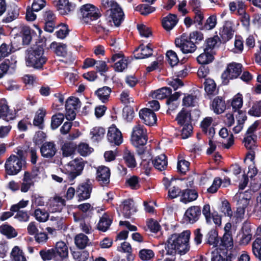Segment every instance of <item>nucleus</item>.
<instances>
[{
  "mask_svg": "<svg viewBox=\"0 0 261 261\" xmlns=\"http://www.w3.org/2000/svg\"><path fill=\"white\" fill-rule=\"evenodd\" d=\"M191 232L185 230L180 233H173L168 239L165 248L166 254L175 256L177 253L180 255L186 254L190 249L189 244Z\"/></svg>",
  "mask_w": 261,
  "mask_h": 261,
  "instance_id": "f257e3e1",
  "label": "nucleus"
},
{
  "mask_svg": "<svg viewBox=\"0 0 261 261\" xmlns=\"http://www.w3.org/2000/svg\"><path fill=\"white\" fill-rule=\"evenodd\" d=\"M39 254L43 261H69L68 248L63 241L57 242L51 248L41 249Z\"/></svg>",
  "mask_w": 261,
  "mask_h": 261,
  "instance_id": "f03ea898",
  "label": "nucleus"
},
{
  "mask_svg": "<svg viewBox=\"0 0 261 261\" xmlns=\"http://www.w3.org/2000/svg\"><path fill=\"white\" fill-rule=\"evenodd\" d=\"M47 58L44 55V49L41 45H36L29 49L25 56L27 66L41 69L46 63Z\"/></svg>",
  "mask_w": 261,
  "mask_h": 261,
  "instance_id": "7ed1b4c3",
  "label": "nucleus"
},
{
  "mask_svg": "<svg viewBox=\"0 0 261 261\" xmlns=\"http://www.w3.org/2000/svg\"><path fill=\"white\" fill-rule=\"evenodd\" d=\"M109 16L107 18L108 25L113 26V23L116 27L120 25L123 20L124 13L122 9L117 3H113L112 8L108 11Z\"/></svg>",
  "mask_w": 261,
  "mask_h": 261,
  "instance_id": "20e7f679",
  "label": "nucleus"
},
{
  "mask_svg": "<svg viewBox=\"0 0 261 261\" xmlns=\"http://www.w3.org/2000/svg\"><path fill=\"white\" fill-rule=\"evenodd\" d=\"M176 47L179 48L184 54L192 53L196 49L195 44L190 40L189 36L183 34L175 40Z\"/></svg>",
  "mask_w": 261,
  "mask_h": 261,
  "instance_id": "39448f33",
  "label": "nucleus"
},
{
  "mask_svg": "<svg viewBox=\"0 0 261 261\" xmlns=\"http://www.w3.org/2000/svg\"><path fill=\"white\" fill-rule=\"evenodd\" d=\"M22 163L17 156L11 154L6 160L5 164L6 173L9 175H17L22 169Z\"/></svg>",
  "mask_w": 261,
  "mask_h": 261,
  "instance_id": "423d86ee",
  "label": "nucleus"
},
{
  "mask_svg": "<svg viewBox=\"0 0 261 261\" xmlns=\"http://www.w3.org/2000/svg\"><path fill=\"white\" fill-rule=\"evenodd\" d=\"M70 167V171L67 174L68 180L69 181H73L78 176L82 174L85 163L82 158H76L71 161L68 164Z\"/></svg>",
  "mask_w": 261,
  "mask_h": 261,
  "instance_id": "0eeeda50",
  "label": "nucleus"
},
{
  "mask_svg": "<svg viewBox=\"0 0 261 261\" xmlns=\"http://www.w3.org/2000/svg\"><path fill=\"white\" fill-rule=\"evenodd\" d=\"M93 186L90 180L87 178L85 181L79 185L76 189V197L79 202L90 198Z\"/></svg>",
  "mask_w": 261,
  "mask_h": 261,
  "instance_id": "6e6552de",
  "label": "nucleus"
},
{
  "mask_svg": "<svg viewBox=\"0 0 261 261\" xmlns=\"http://www.w3.org/2000/svg\"><path fill=\"white\" fill-rule=\"evenodd\" d=\"M80 10L83 19L86 23L90 20H95L99 17L98 9L93 5L85 4L81 7Z\"/></svg>",
  "mask_w": 261,
  "mask_h": 261,
  "instance_id": "1a4fd4ad",
  "label": "nucleus"
},
{
  "mask_svg": "<svg viewBox=\"0 0 261 261\" xmlns=\"http://www.w3.org/2000/svg\"><path fill=\"white\" fill-rule=\"evenodd\" d=\"M235 256L231 252L228 253L227 249L223 248H217L212 252L211 261H232Z\"/></svg>",
  "mask_w": 261,
  "mask_h": 261,
  "instance_id": "9d476101",
  "label": "nucleus"
},
{
  "mask_svg": "<svg viewBox=\"0 0 261 261\" xmlns=\"http://www.w3.org/2000/svg\"><path fill=\"white\" fill-rule=\"evenodd\" d=\"M242 71V65L239 63H232L230 64L227 69L222 75L224 79H232L237 77Z\"/></svg>",
  "mask_w": 261,
  "mask_h": 261,
  "instance_id": "9b49d317",
  "label": "nucleus"
},
{
  "mask_svg": "<svg viewBox=\"0 0 261 261\" xmlns=\"http://www.w3.org/2000/svg\"><path fill=\"white\" fill-rule=\"evenodd\" d=\"M107 138L108 141L112 145L118 146L120 145L123 141L121 132L115 126L109 128Z\"/></svg>",
  "mask_w": 261,
  "mask_h": 261,
  "instance_id": "f8f14e48",
  "label": "nucleus"
},
{
  "mask_svg": "<svg viewBox=\"0 0 261 261\" xmlns=\"http://www.w3.org/2000/svg\"><path fill=\"white\" fill-rule=\"evenodd\" d=\"M109 62H116L114 68L115 71L118 72H122L127 67L128 61L123 55L121 53L115 54L113 55L111 58V61Z\"/></svg>",
  "mask_w": 261,
  "mask_h": 261,
  "instance_id": "ddd939ff",
  "label": "nucleus"
},
{
  "mask_svg": "<svg viewBox=\"0 0 261 261\" xmlns=\"http://www.w3.org/2000/svg\"><path fill=\"white\" fill-rule=\"evenodd\" d=\"M110 170L108 167H99L97 170L96 180L101 186H107L110 183Z\"/></svg>",
  "mask_w": 261,
  "mask_h": 261,
  "instance_id": "4468645a",
  "label": "nucleus"
},
{
  "mask_svg": "<svg viewBox=\"0 0 261 261\" xmlns=\"http://www.w3.org/2000/svg\"><path fill=\"white\" fill-rule=\"evenodd\" d=\"M201 215V208L199 206H192L189 207L185 212L186 220L190 223L196 222Z\"/></svg>",
  "mask_w": 261,
  "mask_h": 261,
  "instance_id": "2eb2a0df",
  "label": "nucleus"
},
{
  "mask_svg": "<svg viewBox=\"0 0 261 261\" xmlns=\"http://www.w3.org/2000/svg\"><path fill=\"white\" fill-rule=\"evenodd\" d=\"M81 107L79 99L75 97H70L66 101L65 109L67 114H76Z\"/></svg>",
  "mask_w": 261,
  "mask_h": 261,
  "instance_id": "dca6fc26",
  "label": "nucleus"
},
{
  "mask_svg": "<svg viewBox=\"0 0 261 261\" xmlns=\"http://www.w3.org/2000/svg\"><path fill=\"white\" fill-rule=\"evenodd\" d=\"M57 151L56 144L54 142H44L40 147V152L44 158H52Z\"/></svg>",
  "mask_w": 261,
  "mask_h": 261,
  "instance_id": "f3484780",
  "label": "nucleus"
},
{
  "mask_svg": "<svg viewBox=\"0 0 261 261\" xmlns=\"http://www.w3.org/2000/svg\"><path fill=\"white\" fill-rule=\"evenodd\" d=\"M153 49L150 44L145 46L141 45L135 51V57L136 59H142L148 58L152 55Z\"/></svg>",
  "mask_w": 261,
  "mask_h": 261,
  "instance_id": "a211bd4d",
  "label": "nucleus"
},
{
  "mask_svg": "<svg viewBox=\"0 0 261 261\" xmlns=\"http://www.w3.org/2000/svg\"><path fill=\"white\" fill-rule=\"evenodd\" d=\"M50 47L55 50V53L57 56L63 57L71 56L70 62H73L74 61V58L70 54L68 55L65 44L54 42L50 44Z\"/></svg>",
  "mask_w": 261,
  "mask_h": 261,
  "instance_id": "6ab92c4d",
  "label": "nucleus"
},
{
  "mask_svg": "<svg viewBox=\"0 0 261 261\" xmlns=\"http://www.w3.org/2000/svg\"><path fill=\"white\" fill-rule=\"evenodd\" d=\"M65 200L61 197L55 196L50 200L49 207L51 213L61 212L65 206Z\"/></svg>",
  "mask_w": 261,
  "mask_h": 261,
  "instance_id": "aec40b11",
  "label": "nucleus"
},
{
  "mask_svg": "<svg viewBox=\"0 0 261 261\" xmlns=\"http://www.w3.org/2000/svg\"><path fill=\"white\" fill-rule=\"evenodd\" d=\"M205 244L212 245L213 247H217L219 243L218 231L217 227L211 229L205 237Z\"/></svg>",
  "mask_w": 261,
  "mask_h": 261,
  "instance_id": "412c9836",
  "label": "nucleus"
},
{
  "mask_svg": "<svg viewBox=\"0 0 261 261\" xmlns=\"http://www.w3.org/2000/svg\"><path fill=\"white\" fill-rule=\"evenodd\" d=\"M198 196V192L195 190L187 188L182 190L180 200L184 203L187 204L196 200Z\"/></svg>",
  "mask_w": 261,
  "mask_h": 261,
  "instance_id": "4be33fe9",
  "label": "nucleus"
},
{
  "mask_svg": "<svg viewBox=\"0 0 261 261\" xmlns=\"http://www.w3.org/2000/svg\"><path fill=\"white\" fill-rule=\"evenodd\" d=\"M241 231L243 234L240 240V244H248L252 238L250 223L248 222L247 221L244 222L241 228Z\"/></svg>",
  "mask_w": 261,
  "mask_h": 261,
  "instance_id": "5701e85b",
  "label": "nucleus"
},
{
  "mask_svg": "<svg viewBox=\"0 0 261 261\" xmlns=\"http://www.w3.org/2000/svg\"><path fill=\"white\" fill-rule=\"evenodd\" d=\"M122 213L125 218H130L133 213L137 212L134 206V202L132 199H127L122 202Z\"/></svg>",
  "mask_w": 261,
  "mask_h": 261,
  "instance_id": "b1692460",
  "label": "nucleus"
},
{
  "mask_svg": "<svg viewBox=\"0 0 261 261\" xmlns=\"http://www.w3.org/2000/svg\"><path fill=\"white\" fill-rule=\"evenodd\" d=\"M151 162L155 169L160 171H164L167 167L168 160L165 154H161L156 156Z\"/></svg>",
  "mask_w": 261,
  "mask_h": 261,
  "instance_id": "393cba45",
  "label": "nucleus"
},
{
  "mask_svg": "<svg viewBox=\"0 0 261 261\" xmlns=\"http://www.w3.org/2000/svg\"><path fill=\"white\" fill-rule=\"evenodd\" d=\"M122 156L127 167L134 168L137 166V164L133 151L125 148L123 151Z\"/></svg>",
  "mask_w": 261,
  "mask_h": 261,
  "instance_id": "a878e982",
  "label": "nucleus"
},
{
  "mask_svg": "<svg viewBox=\"0 0 261 261\" xmlns=\"http://www.w3.org/2000/svg\"><path fill=\"white\" fill-rule=\"evenodd\" d=\"M65 117L68 120H73L76 115H52L50 127L52 129H57L63 122Z\"/></svg>",
  "mask_w": 261,
  "mask_h": 261,
  "instance_id": "bb28decb",
  "label": "nucleus"
},
{
  "mask_svg": "<svg viewBox=\"0 0 261 261\" xmlns=\"http://www.w3.org/2000/svg\"><path fill=\"white\" fill-rule=\"evenodd\" d=\"M74 8V5L68 0H59L57 4V10L62 15L68 14Z\"/></svg>",
  "mask_w": 261,
  "mask_h": 261,
  "instance_id": "cd10ccee",
  "label": "nucleus"
},
{
  "mask_svg": "<svg viewBox=\"0 0 261 261\" xmlns=\"http://www.w3.org/2000/svg\"><path fill=\"white\" fill-rule=\"evenodd\" d=\"M211 109L217 114L223 113L226 109L225 101L220 97L215 98L211 104Z\"/></svg>",
  "mask_w": 261,
  "mask_h": 261,
  "instance_id": "c85d7f7f",
  "label": "nucleus"
},
{
  "mask_svg": "<svg viewBox=\"0 0 261 261\" xmlns=\"http://www.w3.org/2000/svg\"><path fill=\"white\" fill-rule=\"evenodd\" d=\"M171 92L172 91L170 88L168 87H163L151 91L149 94V96L152 98L162 99L169 96Z\"/></svg>",
  "mask_w": 261,
  "mask_h": 261,
  "instance_id": "c756f323",
  "label": "nucleus"
},
{
  "mask_svg": "<svg viewBox=\"0 0 261 261\" xmlns=\"http://www.w3.org/2000/svg\"><path fill=\"white\" fill-rule=\"evenodd\" d=\"M112 223V220L110 218L109 215L105 213L100 218L97 224V229L102 232H106L109 228Z\"/></svg>",
  "mask_w": 261,
  "mask_h": 261,
  "instance_id": "7c9ffc66",
  "label": "nucleus"
},
{
  "mask_svg": "<svg viewBox=\"0 0 261 261\" xmlns=\"http://www.w3.org/2000/svg\"><path fill=\"white\" fill-rule=\"evenodd\" d=\"M89 238L85 234L81 233L75 236L74 243L76 246L80 249L83 250L87 246H90L91 243H89Z\"/></svg>",
  "mask_w": 261,
  "mask_h": 261,
  "instance_id": "2f4dec72",
  "label": "nucleus"
},
{
  "mask_svg": "<svg viewBox=\"0 0 261 261\" xmlns=\"http://www.w3.org/2000/svg\"><path fill=\"white\" fill-rule=\"evenodd\" d=\"M77 149V145L73 142H66L62 145L61 150L63 156L68 157L73 154Z\"/></svg>",
  "mask_w": 261,
  "mask_h": 261,
  "instance_id": "473e14b6",
  "label": "nucleus"
},
{
  "mask_svg": "<svg viewBox=\"0 0 261 261\" xmlns=\"http://www.w3.org/2000/svg\"><path fill=\"white\" fill-rule=\"evenodd\" d=\"M177 21L178 20L176 15L169 14L164 18L162 21V24L165 30L170 31L176 25Z\"/></svg>",
  "mask_w": 261,
  "mask_h": 261,
  "instance_id": "72a5a7b5",
  "label": "nucleus"
},
{
  "mask_svg": "<svg viewBox=\"0 0 261 261\" xmlns=\"http://www.w3.org/2000/svg\"><path fill=\"white\" fill-rule=\"evenodd\" d=\"M249 202V199L242 198L238 201L239 206L237 207L236 212V217L238 218H243L245 212V209L248 206Z\"/></svg>",
  "mask_w": 261,
  "mask_h": 261,
  "instance_id": "f704fd0d",
  "label": "nucleus"
},
{
  "mask_svg": "<svg viewBox=\"0 0 261 261\" xmlns=\"http://www.w3.org/2000/svg\"><path fill=\"white\" fill-rule=\"evenodd\" d=\"M0 232L8 239L13 238L17 236V232L15 229L12 226L7 224H3L0 226Z\"/></svg>",
  "mask_w": 261,
  "mask_h": 261,
  "instance_id": "c9c22d12",
  "label": "nucleus"
},
{
  "mask_svg": "<svg viewBox=\"0 0 261 261\" xmlns=\"http://www.w3.org/2000/svg\"><path fill=\"white\" fill-rule=\"evenodd\" d=\"M214 59L211 52L203 48V53L200 54L197 58V62L202 65L207 64L212 62Z\"/></svg>",
  "mask_w": 261,
  "mask_h": 261,
  "instance_id": "e433bc0d",
  "label": "nucleus"
},
{
  "mask_svg": "<svg viewBox=\"0 0 261 261\" xmlns=\"http://www.w3.org/2000/svg\"><path fill=\"white\" fill-rule=\"evenodd\" d=\"M148 104L151 109L143 108L140 110L139 114H154V112L158 111L160 108V103L157 100L150 101Z\"/></svg>",
  "mask_w": 261,
  "mask_h": 261,
  "instance_id": "4c0bfd02",
  "label": "nucleus"
},
{
  "mask_svg": "<svg viewBox=\"0 0 261 261\" xmlns=\"http://www.w3.org/2000/svg\"><path fill=\"white\" fill-rule=\"evenodd\" d=\"M111 92V88L107 86H105L99 88L95 92V93L99 99H100L102 102H105L108 100Z\"/></svg>",
  "mask_w": 261,
  "mask_h": 261,
  "instance_id": "58836bf2",
  "label": "nucleus"
},
{
  "mask_svg": "<svg viewBox=\"0 0 261 261\" xmlns=\"http://www.w3.org/2000/svg\"><path fill=\"white\" fill-rule=\"evenodd\" d=\"M233 246L232 234L224 233L221 239V246L219 248H226L227 249V252H228L229 249H232Z\"/></svg>",
  "mask_w": 261,
  "mask_h": 261,
  "instance_id": "ea45409f",
  "label": "nucleus"
},
{
  "mask_svg": "<svg viewBox=\"0 0 261 261\" xmlns=\"http://www.w3.org/2000/svg\"><path fill=\"white\" fill-rule=\"evenodd\" d=\"M147 136L131 135V141L135 146H145L147 142Z\"/></svg>",
  "mask_w": 261,
  "mask_h": 261,
  "instance_id": "a19ab883",
  "label": "nucleus"
},
{
  "mask_svg": "<svg viewBox=\"0 0 261 261\" xmlns=\"http://www.w3.org/2000/svg\"><path fill=\"white\" fill-rule=\"evenodd\" d=\"M204 85L205 91L208 95H214L217 93L216 85L213 80L205 79Z\"/></svg>",
  "mask_w": 261,
  "mask_h": 261,
  "instance_id": "79ce46f5",
  "label": "nucleus"
},
{
  "mask_svg": "<svg viewBox=\"0 0 261 261\" xmlns=\"http://www.w3.org/2000/svg\"><path fill=\"white\" fill-rule=\"evenodd\" d=\"M256 138L257 136L255 135H248L244 137L243 142L247 150L252 149H255L256 147Z\"/></svg>",
  "mask_w": 261,
  "mask_h": 261,
  "instance_id": "37998d69",
  "label": "nucleus"
},
{
  "mask_svg": "<svg viewBox=\"0 0 261 261\" xmlns=\"http://www.w3.org/2000/svg\"><path fill=\"white\" fill-rule=\"evenodd\" d=\"M13 261H26L25 257L22 251L18 246H15L11 253Z\"/></svg>",
  "mask_w": 261,
  "mask_h": 261,
  "instance_id": "c03bdc74",
  "label": "nucleus"
},
{
  "mask_svg": "<svg viewBox=\"0 0 261 261\" xmlns=\"http://www.w3.org/2000/svg\"><path fill=\"white\" fill-rule=\"evenodd\" d=\"M243 105V97L241 94L238 93L236 95L231 102V106L234 112H238L240 113L239 110L242 108Z\"/></svg>",
  "mask_w": 261,
  "mask_h": 261,
  "instance_id": "a18cd8bd",
  "label": "nucleus"
},
{
  "mask_svg": "<svg viewBox=\"0 0 261 261\" xmlns=\"http://www.w3.org/2000/svg\"><path fill=\"white\" fill-rule=\"evenodd\" d=\"M92 138L95 141H99L105 134V129L102 127H95L91 132Z\"/></svg>",
  "mask_w": 261,
  "mask_h": 261,
  "instance_id": "49530a36",
  "label": "nucleus"
},
{
  "mask_svg": "<svg viewBox=\"0 0 261 261\" xmlns=\"http://www.w3.org/2000/svg\"><path fill=\"white\" fill-rule=\"evenodd\" d=\"M198 98L193 95H187L182 100L183 106L187 107H194L197 103Z\"/></svg>",
  "mask_w": 261,
  "mask_h": 261,
  "instance_id": "de8ad7c7",
  "label": "nucleus"
},
{
  "mask_svg": "<svg viewBox=\"0 0 261 261\" xmlns=\"http://www.w3.org/2000/svg\"><path fill=\"white\" fill-rule=\"evenodd\" d=\"M72 255L76 261H86L89 256V253L87 250L73 251Z\"/></svg>",
  "mask_w": 261,
  "mask_h": 261,
  "instance_id": "09e8293b",
  "label": "nucleus"
},
{
  "mask_svg": "<svg viewBox=\"0 0 261 261\" xmlns=\"http://www.w3.org/2000/svg\"><path fill=\"white\" fill-rule=\"evenodd\" d=\"M220 211L224 214L225 216H227L230 218L232 216L233 213L231 210L230 204L227 200H223L222 202Z\"/></svg>",
  "mask_w": 261,
  "mask_h": 261,
  "instance_id": "8fccbe9b",
  "label": "nucleus"
},
{
  "mask_svg": "<svg viewBox=\"0 0 261 261\" xmlns=\"http://www.w3.org/2000/svg\"><path fill=\"white\" fill-rule=\"evenodd\" d=\"M16 49H14L12 45H7L5 43H3L0 46V59H2L6 57H7L11 52L14 51Z\"/></svg>",
  "mask_w": 261,
  "mask_h": 261,
  "instance_id": "3c124183",
  "label": "nucleus"
},
{
  "mask_svg": "<svg viewBox=\"0 0 261 261\" xmlns=\"http://www.w3.org/2000/svg\"><path fill=\"white\" fill-rule=\"evenodd\" d=\"M220 34L224 41H227L232 37L233 31L230 27L224 26L220 31Z\"/></svg>",
  "mask_w": 261,
  "mask_h": 261,
  "instance_id": "603ef678",
  "label": "nucleus"
},
{
  "mask_svg": "<svg viewBox=\"0 0 261 261\" xmlns=\"http://www.w3.org/2000/svg\"><path fill=\"white\" fill-rule=\"evenodd\" d=\"M34 216L37 220L39 222H45L48 220L49 215L44 210L37 208L35 211Z\"/></svg>",
  "mask_w": 261,
  "mask_h": 261,
  "instance_id": "864d4df0",
  "label": "nucleus"
},
{
  "mask_svg": "<svg viewBox=\"0 0 261 261\" xmlns=\"http://www.w3.org/2000/svg\"><path fill=\"white\" fill-rule=\"evenodd\" d=\"M92 148L90 147L88 144L85 143H81L77 145V152L82 156H86L89 154L92 151Z\"/></svg>",
  "mask_w": 261,
  "mask_h": 261,
  "instance_id": "5fc2aeb1",
  "label": "nucleus"
},
{
  "mask_svg": "<svg viewBox=\"0 0 261 261\" xmlns=\"http://www.w3.org/2000/svg\"><path fill=\"white\" fill-rule=\"evenodd\" d=\"M175 120L178 125L184 126L185 125H192L191 115H177Z\"/></svg>",
  "mask_w": 261,
  "mask_h": 261,
  "instance_id": "6e6d98bb",
  "label": "nucleus"
},
{
  "mask_svg": "<svg viewBox=\"0 0 261 261\" xmlns=\"http://www.w3.org/2000/svg\"><path fill=\"white\" fill-rule=\"evenodd\" d=\"M168 61L171 66H174L178 63L179 59L176 53L172 50H168L166 53Z\"/></svg>",
  "mask_w": 261,
  "mask_h": 261,
  "instance_id": "4d7b16f0",
  "label": "nucleus"
},
{
  "mask_svg": "<svg viewBox=\"0 0 261 261\" xmlns=\"http://www.w3.org/2000/svg\"><path fill=\"white\" fill-rule=\"evenodd\" d=\"M190 163L185 160L178 161L177 165V171L185 175L189 169Z\"/></svg>",
  "mask_w": 261,
  "mask_h": 261,
  "instance_id": "13d9d810",
  "label": "nucleus"
},
{
  "mask_svg": "<svg viewBox=\"0 0 261 261\" xmlns=\"http://www.w3.org/2000/svg\"><path fill=\"white\" fill-rule=\"evenodd\" d=\"M157 115H139L140 119L143 122L148 126H152L156 123Z\"/></svg>",
  "mask_w": 261,
  "mask_h": 261,
  "instance_id": "bf43d9fd",
  "label": "nucleus"
},
{
  "mask_svg": "<svg viewBox=\"0 0 261 261\" xmlns=\"http://www.w3.org/2000/svg\"><path fill=\"white\" fill-rule=\"evenodd\" d=\"M46 138L45 133L42 131L37 132L33 138V142L36 145H42L44 142Z\"/></svg>",
  "mask_w": 261,
  "mask_h": 261,
  "instance_id": "052dcab7",
  "label": "nucleus"
},
{
  "mask_svg": "<svg viewBox=\"0 0 261 261\" xmlns=\"http://www.w3.org/2000/svg\"><path fill=\"white\" fill-rule=\"evenodd\" d=\"M154 253L152 250L143 249L139 253V256L142 260H148L154 256Z\"/></svg>",
  "mask_w": 261,
  "mask_h": 261,
  "instance_id": "680f3d73",
  "label": "nucleus"
},
{
  "mask_svg": "<svg viewBox=\"0 0 261 261\" xmlns=\"http://www.w3.org/2000/svg\"><path fill=\"white\" fill-rule=\"evenodd\" d=\"M147 225L150 231L152 232L157 233L161 229V227L159 223L156 220H154L152 218H150L148 220Z\"/></svg>",
  "mask_w": 261,
  "mask_h": 261,
  "instance_id": "e2e57ef3",
  "label": "nucleus"
},
{
  "mask_svg": "<svg viewBox=\"0 0 261 261\" xmlns=\"http://www.w3.org/2000/svg\"><path fill=\"white\" fill-rule=\"evenodd\" d=\"M135 10L144 15H148L154 11V9L153 7L145 4L138 6Z\"/></svg>",
  "mask_w": 261,
  "mask_h": 261,
  "instance_id": "0e129e2a",
  "label": "nucleus"
},
{
  "mask_svg": "<svg viewBox=\"0 0 261 261\" xmlns=\"http://www.w3.org/2000/svg\"><path fill=\"white\" fill-rule=\"evenodd\" d=\"M213 121V119L212 117H206L201 122L200 127L203 133L207 134L208 128L210 127Z\"/></svg>",
  "mask_w": 261,
  "mask_h": 261,
  "instance_id": "69168bd1",
  "label": "nucleus"
},
{
  "mask_svg": "<svg viewBox=\"0 0 261 261\" xmlns=\"http://www.w3.org/2000/svg\"><path fill=\"white\" fill-rule=\"evenodd\" d=\"M192 125H185L181 131V138L186 139L189 138L193 132Z\"/></svg>",
  "mask_w": 261,
  "mask_h": 261,
  "instance_id": "338daca9",
  "label": "nucleus"
},
{
  "mask_svg": "<svg viewBox=\"0 0 261 261\" xmlns=\"http://www.w3.org/2000/svg\"><path fill=\"white\" fill-rule=\"evenodd\" d=\"M68 29L66 25L62 24L59 27V30L56 32L57 37L60 39H64L68 34Z\"/></svg>",
  "mask_w": 261,
  "mask_h": 261,
  "instance_id": "774afa93",
  "label": "nucleus"
}]
</instances>
